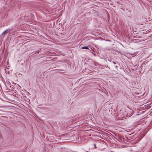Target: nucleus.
<instances>
[{"label":"nucleus","instance_id":"1","mask_svg":"<svg viewBox=\"0 0 152 152\" xmlns=\"http://www.w3.org/2000/svg\"><path fill=\"white\" fill-rule=\"evenodd\" d=\"M9 31L10 30H9L6 29L3 32V34L5 35L7 34Z\"/></svg>","mask_w":152,"mask_h":152},{"label":"nucleus","instance_id":"2","mask_svg":"<svg viewBox=\"0 0 152 152\" xmlns=\"http://www.w3.org/2000/svg\"><path fill=\"white\" fill-rule=\"evenodd\" d=\"M81 48L82 49H88V47H87V46H85V47H82Z\"/></svg>","mask_w":152,"mask_h":152},{"label":"nucleus","instance_id":"3","mask_svg":"<svg viewBox=\"0 0 152 152\" xmlns=\"http://www.w3.org/2000/svg\"><path fill=\"white\" fill-rule=\"evenodd\" d=\"M52 69H53V70H61V69H56V67H54V68H52Z\"/></svg>","mask_w":152,"mask_h":152},{"label":"nucleus","instance_id":"4","mask_svg":"<svg viewBox=\"0 0 152 152\" xmlns=\"http://www.w3.org/2000/svg\"><path fill=\"white\" fill-rule=\"evenodd\" d=\"M111 63H113V64H116V63L115 62H114V61H111Z\"/></svg>","mask_w":152,"mask_h":152},{"label":"nucleus","instance_id":"5","mask_svg":"<svg viewBox=\"0 0 152 152\" xmlns=\"http://www.w3.org/2000/svg\"><path fill=\"white\" fill-rule=\"evenodd\" d=\"M39 52L40 53V51H39V50H38V51H37L36 52V53H39Z\"/></svg>","mask_w":152,"mask_h":152},{"label":"nucleus","instance_id":"6","mask_svg":"<svg viewBox=\"0 0 152 152\" xmlns=\"http://www.w3.org/2000/svg\"><path fill=\"white\" fill-rule=\"evenodd\" d=\"M108 61H109L110 62H111V61H112L111 60L108 59Z\"/></svg>","mask_w":152,"mask_h":152},{"label":"nucleus","instance_id":"7","mask_svg":"<svg viewBox=\"0 0 152 152\" xmlns=\"http://www.w3.org/2000/svg\"><path fill=\"white\" fill-rule=\"evenodd\" d=\"M119 66H115V67L116 68V69H118V67Z\"/></svg>","mask_w":152,"mask_h":152},{"label":"nucleus","instance_id":"8","mask_svg":"<svg viewBox=\"0 0 152 152\" xmlns=\"http://www.w3.org/2000/svg\"><path fill=\"white\" fill-rule=\"evenodd\" d=\"M94 147L95 148H97V147H96V144H94Z\"/></svg>","mask_w":152,"mask_h":152}]
</instances>
